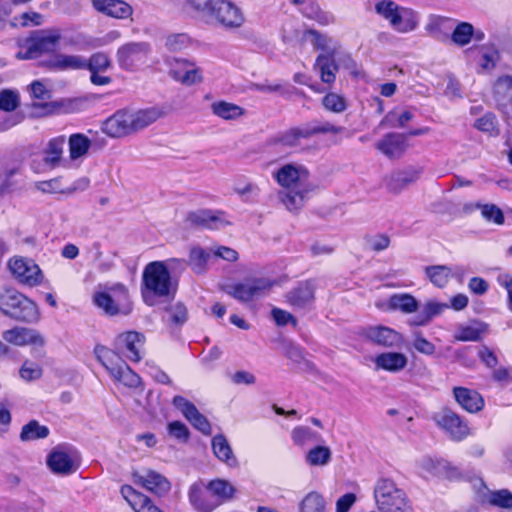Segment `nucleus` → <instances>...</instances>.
<instances>
[{
  "instance_id": "42",
  "label": "nucleus",
  "mask_w": 512,
  "mask_h": 512,
  "mask_svg": "<svg viewBox=\"0 0 512 512\" xmlns=\"http://www.w3.org/2000/svg\"><path fill=\"white\" fill-rule=\"evenodd\" d=\"M210 108L215 116L224 120H235L245 113L241 106L224 100L213 102Z\"/></svg>"
},
{
  "instance_id": "8",
  "label": "nucleus",
  "mask_w": 512,
  "mask_h": 512,
  "mask_svg": "<svg viewBox=\"0 0 512 512\" xmlns=\"http://www.w3.org/2000/svg\"><path fill=\"white\" fill-rule=\"evenodd\" d=\"M208 16L228 30L240 28L245 21L242 10L229 0H213Z\"/></svg>"
},
{
  "instance_id": "11",
  "label": "nucleus",
  "mask_w": 512,
  "mask_h": 512,
  "mask_svg": "<svg viewBox=\"0 0 512 512\" xmlns=\"http://www.w3.org/2000/svg\"><path fill=\"white\" fill-rule=\"evenodd\" d=\"M150 51L147 42H129L118 48L116 59L121 68L132 70L138 64L146 62Z\"/></svg>"
},
{
  "instance_id": "17",
  "label": "nucleus",
  "mask_w": 512,
  "mask_h": 512,
  "mask_svg": "<svg viewBox=\"0 0 512 512\" xmlns=\"http://www.w3.org/2000/svg\"><path fill=\"white\" fill-rule=\"evenodd\" d=\"M169 75L184 85L191 86L202 82L201 71L191 62L175 58L170 62Z\"/></svg>"
},
{
  "instance_id": "13",
  "label": "nucleus",
  "mask_w": 512,
  "mask_h": 512,
  "mask_svg": "<svg viewBox=\"0 0 512 512\" xmlns=\"http://www.w3.org/2000/svg\"><path fill=\"white\" fill-rule=\"evenodd\" d=\"M8 267L11 273L24 284L36 286L42 281V272L32 259L12 258L8 262Z\"/></svg>"
},
{
  "instance_id": "38",
  "label": "nucleus",
  "mask_w": 512,
  "mask_h": 512,
  "mask_svg": "<svg viewBox=\"0 0 512 512\" xmlns=\"http://www.w3.org/2000/svg\"><path fill=\"white\" fill-rule=\"evenodd\" d=\"M388 308L393 311H401L404 314H412L419 308L417 299L408 293H398L390 296Z\"/></svg>"
},
{
  "instance_id": "1",
  "label": "nucleus",
  "mask_w": 512,
  "mask_h": 512,
  "mask_svg": "<svg viewBox=\"0 0 512 512\" xmlns=\"http://www.w3.org/2000/svg\"><path fill=\"white\" fill-rule=\"evenodd\" d=\"M162 116L163 111L158 107L120 109L103 122L102 131L109 137L122 138L145 129Z\"/></svg>"
},
{
  "instance_id": "22",
  "label": "nucleus",
  "mask_w": 512,
  "mask_h": 512,
  "mask_svg": "<svg viewBox=\"0 0 512 512\" xmlns=\"http://www.w3.org/2000/svg\"><path fill=\"white\" fill-rule=\"evenodd\" d=\"M187 221L191 225L201 226L212 230L221 229L229 224L225 219L224 212L207 209L190 212L187 215Z\"/></svg>"
},
{
  "instance_id": "41",
  "label": "nucleus",
  "mask_w": 512,
  "mask_h": 512,
  "mask_svg": "<svg viewBox=\"0 0 512 512\" xmlns=\"http://www.w3.org/2000/svg\"><path fill=\"white\" fill-rule=\"evenodd\" d=\"M480 503L502 509H512V492L508 489L488 490L481 496Z\"/></svg>"
},
{
  "instance_id": "33",
  "label": "nucleus",
  "mask_w": 512,
  "mask_h": 512,
  "mask_svg": "<svg viewBox=\"0 0 512 512\" xmlns=\"http://www.w3.org/2000/svg\"><path fill=\"white\" fill-rule=\"evenodd\" d=\"M121 494L136 512H163L146 495L137 492L129 485L121 487Z\"/></svg>"
},
{
  "instance_id": "10",
  "label": "nucleus",
  "mask_w": 512,
  "mask_h": 512,
  "mask_svg": "<svg viewBox=\"0 0 512 512\" xmlns=\"http://www.w3.org/2000/svg\"><path fill=\"white\" fill-rule=\"evenodd\" d=\"M434 421L456 442L463 441L470 435L468 423L457 413L450 409H444L433 417Z\"/></svg>"
},
{
  "instance_id": "57",
  "label": "nucleus",
  "mask_w": 512,
  "mask_h": 512,
  "mask_svg": "<svg viewBox=\"0 0 512 512\" xmlns=\"http://www.w3.org/2000/svg\"><path fill=\"white\" fill-rule=\"evenodd\" d=\"M299 143L300 140L294 127L279 133L272 140V144L288 148L296 147Z\"/></svg>"
},
{
  "instance_id": "39",
  "label": "nucleus",
  "mask_w": 512,
  "mask_h": 512,
  "mask_svg": "<svg viewBox=\"0 0 512 512\" xmlns=\"http://www.w3.org/2000/svg\"><path fill=\"white\" fill-rule=\"evenodd\" d=\"M494 98L499 108L512 105V76L498 78L494 84Z\"/></svg>"
},
{
  "instance_id": "15",
  "label": "nucleus",
  "mask_w": 512,
  "mask_h": 512,
  "mask_svg": "<svg viewBox=\"0 0 512 512\" xmlns=\"http://www.w3.org/2000/svg\"><path fill=\"white\" fill-rule=\"evenodd\" d=\"M172 404L177 408L183 416L191 423V425L204 435L212 433L211 425L208 419L199 412L197 407L183 396H175Z\"/></svg>"
},
{
  "instance_id": "50",
  "label": "nucleus",
  "mask_w": 512,
  "mask_h": 512,
  "mask_svg": "<svg viewBox=\"0 0 512 512\" xmlns=\"http://www.w3.org/2000/svg\"><path fill=\"white\" fill-rule=\"evenodd\" d=\"M425 273L430 281L437 287L443 288L451 278V269L445 265H433L425 268Z\"/></svg>"
},
{
  "instance_id": "53",
  "label": "nucleus",
  "mask_w": 512,
  "mask_h": 512,
  "mask_svg": "<svg viewBox=\"0 0 512 512\" xmlns=\"http://www.w3.org/2000/svg\"><path fill=\"white\" fill-rule=\"evenodd\" d=\"M178 5L187 13L208 15L213 0H177Z\"/></svg>"
},
{
  "instance_id": "9",
  "label": "nucleus",
  "mask_w": 512,
  "mask_h": 512,
  "mask_svg": "<svg viewBox=\"0 0 512 512\" xmlns=\"http://www.w3.org/2000/svg\"><path fill=\"white\" fill-rule=\"evenodd\" d=\"M273 285L274 282L268 278H252L242 283L226 286L224 291L238 301L248 302L265 295Z\"/></svg>"
},
{
  "instance_id": "2",
  "label": "nucleus",
  "mask_w": 512,
  "mask_h": 512,
  "mask_svg": "<svg viewBox=\"0 0 512 512\" xmlns=\"http://www.w3.org/2000/svg\"><path fill=\"white\" fill-rule=\"evenodd\" d=\"M0 311L19 322L35 323L40 319L37 304L13 288L0 290Z\"/></svg>"
},
{
  "instance_id": "40",
  "label": "nucleus",
  "mask_w": 512,
  "mask_h": 512,
  "mask_svg": "<svg viewBox=\"0 0 512 512\" xmlns=\"http://www.w3.org/2000/svg\"><path fill=\"white\" fill-rule=\"evenodd\" d=\"M453 24L454 20L451 18L436 16L425 26V30L436 40L446 41Z\"/></svg>"
},
{
  "instance_id": "52",
  "label": "nucleus",
  "mask_w": 512,
  "mask_h": 512,
  "mask_svg": "<svg viewBox=\"0 0 512 512\" xmlns=\"http://www.w3.org/2000/svg\"><path fill=\"white\" fill-rule=\"evenodd\" d=\"M331 450L327 446H316L306 454V462L311 466H324L331 460Z\"/></svg>"
},
{
  "instance_id": "18",
  "label": "nucleus",
  "mask_w": 512,
  "mask_h": 512,
  "mask_svg": "<svg viewBox=\"0 0 512 512\" xmlns=\"http://www.w3.org/2000/svg\"><path fill=\"white\" fill-rule=\"evenodd\" d=\"M421 173V168L412 166L394 171L385 178V187L390 193L399 194L408 186L415 183L419 179Z\"/></svg>"
},
{
  "instance_id": "31",
  "label": "nucleus",
  "mask_w": 512,
  "mask_h": 512,
  "mask_svg": "<svg viewBox=\"0 0 512 512\" xmlns=\"http://www.w3.org/2000/svg\"><path fill=\"white\" fill-rule=\"evenodd\" d=\"M374 364L376 370L398 373L407 366L408 358L400 352H383L374 358Z\"/></svg>"
},
{
  "instance_id": "64",
  "label": "nucleus",
  "mask_w": 512,
  "mask_h": 512,
  "mask_svg": "<svg viewBox=\"0 0 512 512\" xmlns=\"http://www.w3.org/2000/svg\"><path fill=\"white\" fill-rule=\"evenodd\" d=\"M479 360L488 368H495L498 364V358L493 350L488 346L482 345L477 353Z\"/></svg>"
},
{
  "instance_id": "23",
  "label": "nucleus",
  "mask_w": 512,
  "mask_h": 512,
  "mask_svg": "<svg viewBox=\"0 0 512 512\" xmlns=\"http://www.w3.org/2000/svg\"><path fill=\"white\" fill-rule=\"evenodd\" d=\"M375 147L390 159L399 158L407 149V135L388 133L376 143Z\"/></svg>"
},
{
  "instance_id": "51",
  "label": "nucleus",
  "mask_w": 512,
  "mask_h": 512,
  "mask_svg": "<svg viewBox=\"0 0 512 512\" xmlns=\"http://www.w3.org/2000/svg\"><path fill=\"white\" fill-rule=\"evenodd\" d=\"M49 435L48 427L40 425L36 420H32L23 426L20 438L22 441H30L46 438Z\"/></svg>"
},
{
  "instance_id": "56",
  "label": "nucleus",
  "mask_w": 512,
  "mask_h": 512,
  "mask_svg": "<svg viewBox=\"0 0 512 512\" xmlns=\"http://www.w3.org/2000/svg\"><path fill=\"white\" fill-rule=\"evenodd\" d=\"M111 61L109 56L104 52L94 53L90 59L86 60V69L90 72L105 71L110 67Z\"/></svg>"
},
{
  "instance_id": "7",
  "label": "nucleus",
  "mask_w": 512,
  "mask_h": 512,
  "mask_svg": "<svg viewBox=\"0 0 512 512\" xmlns=\"http://www.w3.org/2000/svg\"><path fill=\"white\" fill-rule=\"evenodd\" d=\"M110 292H96L93 296L94 304L109 316L128 313V289L125 285L117 283L110 288Z\"/></svg>"
},
{
  "instance_id": "16",
  "label": "nucleus",
  "mask_w": 512,
  "mask_h": 512,
  "mask_svg": "<svg viewBox=\"0 0 512 512\" xmlns=\"http://www.w3.org/2000/svg\"><path fill=\"white\" fill-rule=\"evenodd\" d=\"M309 171L303 165L285 164L275 173V179L283 189L308 185Z\"/></svg>"
},
{
  "instance_id": "19",
  "label": "nucleus",
  "mask_w": 512,
  "mask_h": 512,
  "mask_svg": "<svg viewBox=\"0 0 512 512\" xmlns=\"http://www.w3.org/2000/svg\"><path fill=\"white\" fill-rule=\"evenodd\" d=\"M188 498L191 506L197 512H212L220 505L210 491L201 482L193 483L188 491Z\"/></svg>"
},
{
  "instance_id": "35",
  "label": "nucleus",
  "mask_w": 512,
  "mask_h": 512,
  "mask_svg": "<svg viewBox=\"0 0 512 512\" xmlns=\"http://www.w3.org/2000/svg\"><path fill=\"white\" fill-rule=\"evenodd\" d=\"M138 482L152 493L162 496L169 492L170 482L161 474L148 471L145 475L138 476Z\"/></svg>"
},
{
  "instance_id": "61",
  "label": "nucleus",
  "mask_w": 512,
  "mask_h": 512,
  "mask_svg": "<svg viewBox=\"0 0 512 512\" xmlns=\"http://www.w3.org/2000/svg\"><path fill=\"white\" fill-rule=\"evenodd\" d=\"M19 105V96L11 90H3L0 92V110L11 112Z\"/></svg>"
},
{
  "instance_id": "60",
  "label": "nucleus",
  "mask_w": 512,
  "mask_h": 512,
  "mask_svg": "<svg viewBox=\"0 0 512 512\" xmlns=\"http://www.w3.org/2000/svg\"><path fill=\"white\" fill-rule=\"evenodd\" d=\"M322 104L328 111L341 113L346 109V102L343 97L335 93H328L322 99Z\"/></svg>"
},
{
  "instance_id": "55",
  "label": "nucleus",
  "mask_w": 512,
  "mask_h": 512,
  "mask_svg": "<svg viewBox=\"0 0 512 512\" xmlns=\"http://www.w3.org/2000/svg\"><path fill=\"white\" fill-rule=\"evenodd\" d=\"M474 126L485 133H488L489 135H498L499 134V128H498V122L496 119V116L493 113H486L482 117L478 118L475 121Z\"/></svg>"
},
{
  "instance_id": "48",
  "label": "nucleus",
  "mask_w": 512,
  "mask_h": 512,
  "mask_svg": "<svg viewBox=\"0 0 512 512\" xmlns=\"http://www.w3.org/2000/svg\"><path fill=\"white\" fill-rule=\"evenodd\" d=\"M211 257V254L201 247H193L189 253V259L187 264L191 269L197 273L202 274L206 271L207 263Z\"/></svg>"
},
{
  "instance_id": "27",
  "label": "nucleus",
  "mask_w": 512,
  "mask_h": 512,
  "mask_svg": "<svg viewBox=\"0 0 512 512\" xmlns=\"http://www.w3.org/2000/svg\"><path fill=\"white\" fill-rule=\"evenodd\" d=\"M453 395L456 402L469 413H477L484 407V399L476 390L458 386L453 388Z\"/></svg>"
},
{
  "instance_id": "45",
  "label": "nucleus",
  "mask_w": 512,
  "mask_h": 512,
  "mask_svg": "<svg viewBox=\"0 0 512 512\" xmlns=\"http://www.w3.org/2000/svg\"><path fill=\"white\" fill-rule=\"evenodd\" d=\"M207 490L210 491L215 500L220 501V504L231 500L236 492L234 486L224 479L211 480L207 484Z\"/></svg>"
},
{
  "instance_id": "30",
  "label": "nucleus",
  "mask_w": 512,
  "mask_h": 512,
  "mask_svg": "<svg viewBox=\"0 0 512 512\" xmlns=\"http://www.w3.org/2000/svg\"><path fill=\"white\" fill-rule=\"evenodd\" d=\"M419 24V16L411 8L400 6L389 25L398 33H409L414 31Z\"/></svg>"
},
{
  "instance_id": "21",
  "label": "nucleus",
  "mask_w": 512,
  "mask_h": 512,
  "mask_svg": "<svg viewBox=\"0 0 512 512\" xmlns=\"http://www.w3.org/2000/svg\"><path fill=\"white\" fill-rule=\"evenodd\" d=\"M2 337L4 341L15 346H25L28 344L43 346L45 344L43 336L38 331L27 327H14L5 330L2 333Z\"/></svg>"
},
{
  "instance_id": "49",
  "label": "nucleus",
  "mask_w": 512,
  "mask_h": 512,
  "mask_svg": "<svg viewBox=\"0 0 512 512\" xmlns=\"http://www.w3.org/2000/svg\"><path fill=\"white\" fill-rule=\"evenodd\" d=\"M233 191L238 194L243 201L252 202L258 197L260 189L254 182L238 178L234 182Z\"/></svg>"
},
{
  "instance_id": "14",
  "label": "nucleus",
  "mask_w": 512,
  "mask_h": 512,
  "mask_svg": "<svg viewBox=\"0 0 512 512\" xmlns=\"http://www.w3.org/2000/svg\"><path fill=\"white\" fill-rule=\"evenodd\" d=\"M315 291L313 280L302 281L285 294V300L294 309L307 310L313 306Z\"/></svg>"
},
{
  "instance_id": "44",
  "label": "nucleus",
  "mask_w": 512,
  "mask_h": 512,
  "mask_svg": "<svg viewBox=\"0 0 512 512\" xmlns=\"http://www.w3.org/2000/svg\"><path fill=\"white\" fill-rule=\"evenodd\" d=\"M47 464L54 473L58 474H69L74 470L71 457L63 451H52L48 456Z\"/></svg>"
},
{
  "instance_id": "46",
  "label": "nucleus",
  "mask_w": 512,
  "mask_h": 512,
  "mask_svg": "<svg viewBox=\"0 0 512 512\" xmlns=\"http://www.w3.org/2000/svg\"><path fill=\"white\" fill-rule=\"evenodd\" d=\"M298 512H326V501L322 494L311 491L300 501Z\"/></svg>"
},
{
  "instance_id": "28",
  "label": "nucleus",
  "mask_w": 512,
  "mask_h": 512,
  "mask_svg": "<svg viewBox=\"0 0 512 512\" xmlns=\"http://www.w3.org/2000/svg\"><path fill=\"white\" fill-rule=\"evenodd\" d=\"M64 147V136H58L50 139L43 150L44 164L51 169L59 166L65 167L68 161L63 158Z\"/></svg>"
},
{
  "instance_id": "6",
  "label": "nucleus",
  "mask_w": 512,
  "mask_h": 512,
  "mask_svg": "<svg viewBox=\"0 0 512 512\" xmlns=\"http://www.w3.org/2000/svg\"><path fill=\"white\" fill-rule=\"evenodd\" d=\"M61 31L58 28L38 30L26 39L25 51H19L20 59H35L43 53L54 52L61 40Z\"/></svg>"
},
{
  "instance_id": "4",
  "label": "nucleus",
  "mask_w": 512,
  "mask_h": 512,
  "mask_svg": "<svg viewBox=\"0 0 512 512\" xmlns=\"http://www.w3.org/2000/svg\"><path fill=\"white\" fill-rule=\"evenodd\" d=\"M143 284L152 295L157 297H174L177 286L173 284L171 274L162 261H153L143 271Z\"/></svg>"
},
{
  "instance_id": "20",
  "label": "nucleus",
  "mask_w": 512,
  "mask_h": 512,
  "mask_svg": "<svg viewBox=\"0 0 512 512\" xmlns=\"http://www.w3.org/2000/svg\"><path fill=\"white\" fill-rule=\"evenodd\" d=\"M489 332V325L483 321L473 319L467 323L458 324L453 339L459 342L480 341Z\"/></svg>"
},
{
  "instance_id": "5",
  "label": "nucleus",
  "mask_w": 512,
  "mask_h": 512,
  "mask_svg": "<svg viewBox=\"0 0 512 512\" xmlns=\"http://www.w3.org/2000/svg\"><path fill=\"white\" fill-rule=\"evenodd\" d=\"M94 353L98 361L105 367L109 374L123 385L136 388L141 384V378L126 363L120 362L119 356L103 345H97Z\"/></svg>"
},
{
  "instance_id": "26",
  "label": "nucleus",
  "mask_w": 512,
  "mask_h": 512,
  "mask_svg": "<svg viewBox=\"0 0 512 512\" xmlns=\"http://www.w3.org/2000/svg\"><path fill=\"white\" fill-rule=\"evenodd\" d=\"M95 10L116 19L131 17L133 8L123 0H91Z\"/></svg>"
},
{
  "instance_id": "43",
  "label": "nucleus",
  "mask_w": 512,
  "mask_h": 512,
  "mask_svg": "<svg viewBox=\"0 0 512 512\" xmlns=\"http://www.w3.org/2000/svg\"><path fill=\"white\" fill-rule=\"evenodd\" d=\"M69 158L71 161L86 156L91 147V140L84 134L75 133L70 135L68 140Z\"/></svg>"
},
{
  "instance_id": "63",
  "label": "nucleus",
  "mask_w": 512,
  "mask_h": 512,
  "mask_svg": "<svg viewBox=\"0 0 512 512\" xmlns=\"http://www.w3.org/2000/svg\"><path fill=\"white\" fill-rule=\"evenodd\" d=\"M316 433L313 432L309 427H296L292 431V439L297 445H304L316 438Z\"/></svg>"
},
{
  "instance_id": "24",
  "label": "nucleus",
  "mask_w": 512,
  "mask_h": 512,
  "mask_svg": "<svg viewBox=\"0 0 512 512\" xmlns=\"http://www.w3.org/2000/svg\"><path fill=\"white\" fill-rule=\"evenodd\" d=\"M21 173V164L15 160H6L0 164V196L13 193L18 188L17 176Z\"/></svg>"
},
{
  "instance_id": "36",
  "label": "nucleus",
  "mask_w": 512,
  "mask_h": 512,
  "mask_svg": "<svg viewBox=\"0 0 512 512\" xmlns=\"http://www.w3.org/2000/svg\"><path fill=\"white\" fill-rule=\"evenodd\" d=\"M314 68L319 72L322 82L331 84L335 81L338 65L332 53L318 55Z\"/></svg>"
},
{
  "instance_id": "62",
  "label": "nucleus",
  "mask_w": 512,
  "mask_h": 512,
  "mask_svg": "<svg viewBox=\"0 0 512 512\" xmlns=\"http://www.w3.org/2000/svg\"><path fill=\"white\" fill-rule=\"evenodd\" d=\"M481 215L488 221L501 225L504 223V215L502 210L494 204H485L481 207Z\"/></svg>"
},
{
  "instance_id": "47",
  "label": "nucleus",
  "mask_w": 512,
  "mask_h": 512,
  "mask_svg": "<svg viewBox=\"0 0 512 512\" xmlns=\"http://www.w3.org/2000/svg\"><path fill=\"white\" fill-rule=\"evenodd\" d=\"M473 36L474 27L471 23L458 22L450 35V39L455 45L463 47L471 42Z\"/></svg>"
},
{
  "instance_id": "32",
  "label": "nucleus",
  "mask_w": 512,
  "mask_h": 512,
  "mask_svg": "<svg viewBox=\"0 0 512 512\" xmlns=\"http://www.w3.org/2000/svg\"><path fill=\"white\" fill-rule=\"evenodd\" d=\"M299 140L301 139H309L317 134H340L345 131V128L342 126H336L328 121L319 122L312 121L309 123H305L301 126L294 127Z\"/></svg>"
},
{
  "instance_id": "25",
  "label": "nucleus",
  "mask_w": 512,
  "mask_h": 512,
  "mask_svg": "<svg viewBox=\"0 0 512 512\" xmlns=\"http://www.w3.org/2000/svg\"><path fill=\"white\" fill-rule=\"evenodd\" d=\"M310 191L311 185L283 189L279 191L278 198L287 210L297 212L304 207Z\"/></svg>"
},
{
  "instance_id": "54",
  "label": "nucleus",
  "mask_w": 512,
  "mask_h": 512,
  "mask_svg": "<svg viewBox=\"0 0 512 512\" xmlns=\"http://www.w3.org/2000/svg\"><path fill=\"white\" fill-rule=\"evenodd\" d=\"M43 375L41 366L31 360H25L19 369V376L25 382H32L40 379Z\"/></svg>"
},
{
  "instance_id": "34",
  "label": "nucleus",
  "mask_w": 512,
  "mask_h": 512,
  "mask_svg": "<svg viewBox=\"0 0 512 512\" xmlns=\"http://www.w3.org/2000/svg\"><path fill=\"white\" fill-rule=\"evenodd\" d=\"M53 70H83L86 69V59L80 55L56 54L47 62Z\"/></svg>"
},
{
  "instance_id": "12",
  "label": "nucleus",
  "mask_w": 512,
  "mask_h": 512,
  "mask_svg": "<svg viewBox=\"0 0 512 512\" xmlns=\"http://www.w3.org/2000/svg\"><path fill=\"white\" fill-rule=\"evenodd\" d=\"M363 335L373 345L386 349H400L404 344V337L400 332L384 325L369 326Z\"/></svg>"
},
{
  "instance_id": "58",
  "label": "nucleus",
  "mask_w": 512,
  "mask_h": 512,
  "mask_svg": "<svg viewBox=\"0 0 512 512\" xmlns=\"http://www.w3.org/2000/svg\"><path fill=\"white\" fill-rule=\"evenodd\" d=\"M374 8H375V12L379 16H381L383 19L388 21V23H390V21L395 16V13L400 8V5H398L397 3H395L392 0H380L375 3Z\"/></svg>"
},
{
  "instance_id": "3",
  "label": "nucleus",
  "mask_w": 512,
  "mask_h": 512,
  "mask_svg": "<svg viewBox=\"0 0 512 512\" xmlns=\"http://www.w3.org/2000/svg\"><path fill=\"white\" fill-rule=\"evenodd\" d=\"M374 497L381 512H413L406 493L392 480H379L374 489Z\"/></svg>"
},
{
  "instance_id": "37",
  "label": "nucleus",
  "mask_w": 512,
  "mask_h": 512,
  "mask_svg": "<svg viewBox=\"0 0 512 512\" xmlns=\"http://www.w3.org/2000/svg\"><path fill=\"white\" fill-rule=\"evenodd\" d=\"M211 446L216 458L227 464L229 467L237 466V458L233 454L232 448L224 435H215L212 438Z\"/></svg>"
},
{
  "instance_id": "59",
  "label": "nucleus",
  "mask_w": 512,
  "mask_h": 512,
  "mask_svg": "<svg viewBox=\"0 0 512 512\" xmlns=\"http://www.w3.org/2000/svg\"><path fill=\"white\" fill-rule=\"evenodd\" d=\"M169 322L176 326L184 325L188 320V311L183 303H176L167 309Z\"/></svg>"
},
{
  "instance_id": "29",
  "label": "nucleus",
  "mask_w": 512,
  "mask_h": 512,
  "mask_svg": "<svg viewBox=\"0 0 512 512\" xmlns=\"http://www.w3.org/2000/svg\"><path fill=\"white\" fill-rule=\"evenodd\" d=\"M145 337L143 334L136 331H129L120 334L116 339L118 348H125L127 350L126 356L133 362H139L142 357L140 349L143 347Z\"/></svg>"
}]
</instances>
